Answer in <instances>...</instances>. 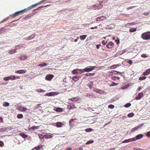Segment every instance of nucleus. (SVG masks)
Instances as JSON below:
<instances>
[{
  "instance_id": "obj_1",
  "label": "nucleus",
  "mask_w": 150,
  "mask_h": 150,
  "mask_svg": "<svg viewBox=\"0 0 150 150\" xmlns=\"http://www.w3.org/2000/svg\"><path fill=\"white\" fill-rule=\"evenodd\" d=\"M142 38L144 40L150 39V32H145L142 35Z\"/></svg>"
},
{
  "instance_id": "obj_2",
  "label": "nucleus",
  "mask_w": 150,
  "mask_h": 150,
  "mask_svg": "<svg viewBox=\"0 0 150 150\" xmlns=\"http://www.w3.org/2000/svg\"><path fill=\"white\" fill-rule=\"evenodd\" d=\"M45 1V0H42L41 2H39V3H38L35 4H33V5H32L31 6L28 7L27 8L25 9H25V11H28V10L31 9H32V8H33L35 6H37L38 4H40V3H41L42 2H43L44 1Z\"/></svg>"
},
{
  "instance_id": "obj_3",
  "label": "nucleus",
  "mask_w": 150,
  "mask_h": 150,
  "mask_svg": "<svg viewBox=\"0 0 150 150\" xmlns=\"http://www.w3.org/2000/svg\"><path fill=\"white\" fill-rule=\"evenodd\" d=\"M16 79V76H9L8 77H5L4 78V80L7 81L9 80H14Z\"/></svg>"
},
{
  "instance_id": "obj_4",
  "label": "nucleus",
  "mask_w": 150,
  "mask_h": 150,
  "mask_svg": "<svg viewBox=\"0 0 150 150\" xmlns=\"http://www.w3.org/2000/svg\"><path fill=\"white\" fill-rule=\"evenodd\" d=\"M95 68V66H90V68H85L83 69V70L85 72H89L93 70Z\"/></svg>"
},
{
  "instance_id": "obj_5",
  "label": "nucleus",
  "mask_w": 150,
  "mask_h": 150,
  "mask_svg": "<svg viewBox=\"0 0 150 150\" xmlns=\"http://www.w3.org/2000/svg\"><path fill=\"white\" fill-rule=\"evenodd\" d=\"M16 109L19 111L22 112H24L27 110L26 108L20 106H18L16 108Z\"/></svg>"
},
{
  "instance_id": "obj_6",
  "label": "nucleus",
  "mask_w": 150,
  "mask_h": 150,
  "mask_svg": "<svg viewBox=\"0 0 150 150\" xmlns=\"http://www.w3.org/2000/svg\"><path fill=\"white\" fill-rule=\"evenodd\" d=\"M54 75L52 74H48L45 77V79L48 81H51L53 78Z\"/></svg>"
},
{
  "instance_id": "obj_7",
  "label": "nucleus",
  "mask_w": 150,
  "mask_h": 150,
  "mask_svg": "<svg viewBox=\"0 0 150 150\" xmlns=\"http://www.w3.org/2000/svg\"><path fill=\"white\" fill-rule=\"evenodd\" d=\"M105 16H102L100 17H98L96 19V21H101L104 20L106 18Z\"/></svg>"
},
{
  "instance_id": "obj_8",
  "label": "nucleus",
  "mask_w": 150,
  "mask_h": 150,
  "mask_svg": "<svg viewBox=\"0 0 150 150\" xmlns=\"http://www.w3.org/2000/svg\"><path fill=\"white\" fill-rule=\"evenodd\" d=\"M143 134H140L136 136L135 137H134V138L135 141H136L142 139L143 137Z\"/></svg>"
},
{
  "instance_id": "obj_9",
  "label": "nucleus",
  "mask_w": 150,
  "mask_h": 150,
  "mask_svg": "<svg viewBox=\"0 0 150 150\" xmlns=\"http://www.w3.org/2000/svg\"><path fill=\"white\" fill-rule=\"evenodd\" d=\"M27 71L25 70L22 69L16 71L15 73L19 74H24Z\"/></svg>"
},
{
  "instance_id": "obj_10",
  "label": "nucleus",
  "mask_w": 150,
  "mask_h": 150,
  "mask_svg": "<svg viewBox=\"0 0 150 150\" xmlns=\"http://www.w3.org/2000/svg\"><path fill=\"white\" fill-rule=\"evenodd\" d=\"M114 44L112 42H110L108 44L106 45V47L109 49H111L113 47Z\"/></svg>"
},
{
  "instance_id": "obj_11",
  "label": "nucleus",
  "mask_w": 150,
  "mask_h": 150,
  "mask_svg": "<svg viewBox=\"0 0 150 150\" xmlns=\"http://www.w3.org/2000/svg\"><path fill=\"white\" fill-rule=\"evenodd\" d=\"M8 29L7 28V26H6L4 28H2L1 30H0V33H4L5 32H6L7 31H5V30H8Z\"/></svg>"
},
{
  "instance_id": "obj_12",
  "label": "nucleus",
  "mask_w": 150,
  "mask_h": 150,
  "mask_svg": "<svg viewBox=\"0 0 150 150\" xmlns=\"http://www.w3.org/2000/svg\"><path fill=\"white\" fill-rule=\"evenodd\" d=\"M143 96L144 95L143 93H139L138 94V96L136 98V99L137 100H139L141 99Z\"/></svg>"
},
{
  "instance_id": "obj_13",
  "label": "nucleus",
  "mask_w": 150,
  "mask_h": 150,
  "mask_svg": "<svg viewBox=\"0 0 150 150\" xmlns=\"http://www.w3.org/2000/svg\"><path fill=\"white\" fill-rule=\"evenodd\" d=\"M53 136H52L50 134H46L44 135V138L45 139H49V138H51Z\"/></svg>"
},
{
  "instance_id": "obj_14",
  "label": "nucleus",
  "mask_w": 150,
  "mask_h": 150,
  "mask_svg": "<svg viewBox=\"0 0 150 150\" xmlns=\"http://www.w3.org/2000/svg\"><path fill=\"white\" fill-rule=\"evenodd\" d=\"M43 146L42 145H38L37 147H35V148L36 150H43V149L42 148Z\"/></svg>"
},
{
  "instance_id": "obj_15",
  "label": "nucleus",
  "mask_w": 150,
  "mask_h": 150,
  "mask_svg": "<svg viewBox=\"0 0 150 150\" xmlns=\"http://www.w3.org/2000/svg\"><path fill=\"white\" fill-rule=\"evenodd\" d=\"M87 37V35H80L79 37L80 39L81 40H85Z\"/></svg>"
},
{
  "instance_id": "obj_16",
  "label": "nucleus",
  "mask_w": 150,
  "mask_h": 150,
  "mask_svg": "<svg viewBox=\"0 0 150 150\" xmlns=\"http://www.w3.org/2000/svg\"><path fill=\"white\" fill-rule=\"evenodd\" d=\"M27 58V56L25 54L23 56H21L19 58L21 60H23L26 59Z\"/></svg>"
},
{
  "instance_id": "obj_17",
  "label": "nucleus",
  "mask_w": 150,
  "mask_h": 150,
  "mask_svg": "<svg viewBox=\"0 0 150 150\" xmlns=\"http://www.w3.org/2000/svg\"><path fill=\"white\" fill-rule=\"evenodd\" d=\"M19 135L21 136L24 138H25L28 137V136L23 133H21L19 134Z\"/></svg>"
},
{
  "instance_id": "obj_18",
  "label": "nucleus",
  "mask_w": 150,
  "mask_h": 150,
  "mask_svg": "<svg viewBox=\"0 0 150 150\" xmlns=\"http://www.w3.org/2000/svg\"><path fill=\"white\" fill-rule=\"evenodd\" d=\"M25 11V9H24L23 10H21V11H20L17 12H16L17 14L18 15V16L21 14H22Z\"/></svg>"
},
{
  "instance_id": "obj_19",
  "label": "nucleus",
  "mask_w": 150,
  "mask_h": 150,
  "mask_svg": "<svg viewBox=\"0 0 150 150\" xmlns=\"http://www.w3.org/2000/svg\"><path fill=\"white\" fill-rule=\"evenodd\" d=\"M150 72V68L147 69L146 71L143 73L144 75L145 76L148 75Z\"/></svg>"
},
{
  "instance_id": "obj_20",
  "label": "nucleus",
  "mask_w": 150,
  "mask_h": 150,
  "mask_svg": "<svg viewBox=\"0 0 150 150\" xmlns=\"http://www.w3.org/2000/svg\"><path fill=\"white\" fill-rule=\"evenodd\" d=\"M16 52V49H13L9 51L8 53L10 54H14Z\"/></svg>"
},
{
  "instance_id": "obj_21",
  "label": "nucleus",
  "mask_w": 150,
  "mask_h": 150,
  "mask_svg": "<svg viewBox=\"0 0 150 150\" xmlns=\"http://www.w3.org/2000/svg\"><path fill=\"white\" fill-rule=\"evenodd\" d=\"M54 110L57 112H61L62 111L63 109L61 108H57L55 109H54Z\"/></svg>"
},
{
  "instance_id": "obj_22",
  "label": "nucleus",
  "mask_w": 150,
  "mask_h": 150,
  "mask_svg": "<svg viewBox=\"0 0 150 150\" xmlns=\"http://www.w3.org/2000/svg\"><path fill=\"white\" fill-rule=\"evenodd\" d=\"M57 127H61L62 125V123L61 122H58L57 123Z\"/></svg>"
},
{
  "instance_id": "obj_23",
  "label": "nucleus",
  "mask_w": 150,
  "mask_h": 150,
  "mask_svg": "<svg viewBox=\"0 0 150 150\" xmlns=\"http://www.w3.org/2000/svg\"><path fill=\"white\" fill-rule=\"evenodd\" d=\"M79 78L78 76H74L72 77L73 80L75 81H76L79 79Z\"/></svg>"
},
{
  "instance_id": "obj_24",
  "label": "nucleus",
  "mask_w": 150,
  "mask_h": 150,
  "mask_svg": "<svg viewBox=\"0 0 150 150\" xmlns=\"http://www.w3.org/2000/svg\"><path fill=\"white\" fill-rule=\"evenodd\" d=\"M3 106L6 107L9 106V103L7 102H4L3 104Z\"/></svg>"
},
{
  "instance_id": "obj_25",
  "label": "nucleus",
  "mask_w": 150,
  "mask_h": 150,
  "mask_svg": "<svg viewBox=\"0 0 150 150\" xmlns=\"http://www.w3.org/2000/svg\"><path fill=\"white\" fill-rule=\"evenodd\" d=\"M137 29L135 28H132L130 29L129 31L130 32H133L136 31Z\"/></svg>"
},
{
  "instance_id": "obj_26",
  "label": "nucleus",
  "mask_w": 150,
  "mask_h": 150,
  "mask_svg": "<svg viewBox=\"0 0 150 150\" xmlns=\"http://www.w3.org/2000/svg\"><path fill=\"white\" fill-rule=\"evenodd\" d=\"M78 69H76L72 71V74H78V72L77 71V70H78Z\"/></svg>"
},
{
  "instance_id": "obj_27",
  "label": "nucleus",
  "mask_w": 150,
  "mask_h": 150,
  "mask_svg": "<svg viewBox=\"0 0 150 150\" xmlns=\"http://www.w3.org/2000/svg\"><path fill=\"white\" fill-rule=\"evenodd\" d=\"M35 91L39 93L44 92L45 91V90L41 89H36L35 90Z\"/></svg>"
},
{
  "instance_id": "obj_28",
  "label": "nucleus",
  "mask_w": 150,
  "mask_h": 150,
  "mask_svg": "<svg viewBox=\"0 0 150 150\" xmlns=\"http://www.w3.org/2000/svg\"><path fill=\"white\" fill-rule=\"evenodd\" d=\"M38 136H39L40 138L41 139V140L42 141V139H43L44 138V135L43 136L41 134H38Z\"/></svg>"
},
{
  "instance_id": "obj_29",
  "label": "nucleus",
  "mask_w": 150,
  "mask_h": 150,
  "mask_svg": "<svg viewBox=\"0 0 150 150\" xmlns=\"http://www.w3.org/2000/svg\"><path fill=\"white\" fill-rule=\"evenodd\" d=\"M48 64H46L45 63H43L42 64H40L38 65V66H40V67H43L45 66H47Z\"/></svg>"
},
{
  "instance_id": "obj_30",
  "label": "nucleus",
  "mask_w": 150,
  "mask_h": 150,
  "mask_svg": "<svg viewBox=\"0 0 150 150\" xmlns=\"http://www.w3.org/2000/svg\"><path fill=\"white\" fill-rule=\"evenodd\" d=\"M23 117V115L22 114H18L17 116V117L19 119H21Z\"/></svg>"
},
{
  "instance_id": "obj_31",
  "label": "nucleus",
  "mask_w": 150,
  "mask_h": 150,
  "mask_svg": "<svg viewBox=\"0 0 150 150\" xmlns=\"http://www.w3.org/2000/svg\"><path fill=\"white\" fill-rule=\"evenodd\" d=\"M131 105V104L130 103H128L125 104L124 107L126 108H128Z\"/></svg>"
},
{
  "instance_id": "obj_32",
  "label": "nucleus",
  "mask_w": 150,
  "mask_h": 150,
  "mask_svg": "<svg viewBox=\"0 0 150 150\" xmlns=\"http://www.w3.org/2000/svg\"><path fill=\"white\" fill-rule=\"evenodd\" d=\"M116 78H117L118 79H119L120 78L119 77H117L116 76H112L111 77V79L113 80H116Z\"/></svg>"
},
{
  "instance_id": "obj_33",
  "label": "nucleus",
  "mask_w": 150,
  "mask_h": 150,
  "mask_svg": "<svg viewBox=\"0 0 150 150\" xmlns=\"http://www.w3.org/2000/svg\"><path fill=\"white\" fill-rule=\"evenodd\" d=\"M139 127V126H136V127H135L133 128V129H132L131 132H134V131L137 129Z\"/></svg>"
},
{
  "instance_id": "obj_34",
  "label": "nucleus",
  "mask_w": 150,
  "mask_h": 150,
  "mask_svg": "<svg viewBox=\"0 0 150 150\" xmlns=\"http://www.w3.org/2000/svg\"><path fill=\"white\" fill-rule=\"evenodd\" d=\"M18 16V15L17 14V13L16 12H15V13L12 14L11 15V16L13 18H15Z\"/></svg>"
},
{
  "instance_id": "obj_35",
  "label": "nucleus",
  "mask_w": 150,
  "mask_h": 150,
  "mask_svg": "<svg viewBox=\"0 0 150 150\" xmlns=\"http://www.w3.org/2000/svg\"><path fill=\"white\" fill-rule=\"evenodd\" d=\"M118 84V83H115L114 82H112V84H110L109 85V86H110V87L112 86H115L117 85Z\"/></svg>"
},
{
  "instance_id": "obj_36",
  "label": "nucleus",
  "mask_w": 150,
  "mask_h": 150,
  "mask_svg": "<svg viewBox=\"0 0 150 150\" xmlns=\"http://www.w3.org/2000/svg\"><path fill=\"white\" fill-rule=\"evenodd\" d=\"M134 114L133 113L131 112L128 115V116L129 117H132L134 116Z\"/></svg>"
},
{
  "instance_id": "obj_37",
  "label": "nucleus",
  "mask_w": 150,
  "mask_h": 150,
  "mask_svg": "<svg viewBox=\"0 0 150 150\" xmlns=\"http://www.w3.org/2000/svg\"><path fill=\"white\" fill-rule=\"evenodd\" d=\"M146 77L145 76H142L139 78V79L140 80H142L145 79H146Z\"/></svg>"
},
{
  "instance_id": "obj_38",
  "label": "nucleus",
  "mask_w": 150,
  "mask_h": 150,
  "mask_svg": "<svg viewBox=\"0 0 150 150\" xmlns=\"http://www.w3.org/2000/svg\"><path fill=\"white\" fill-rule=\"evenodd\" d=\"M94 142L93 140L89 141H87L86 143V144H90L93 143Z\"/></svg>"
},
{
  "instance_id": "obj_39",
  "label": "nucleus",
  "mask_w": 150,
  "mask_h": 150,
  "mask_svg": "<svg viewBox=\"0 0 150 150\" xmlns=\"http://www.w3.org/2000/svg\"><path fill=\"white\" fill-rule=\"evenodd\" d=\"M92 129L91 128H88L86 129L85 130V131L86 132H89L92 131Z\"/></svg>"
},
{
  "instance_id": "obj_40",
  "label": "nucleus",
  "mask_w": 150,
  "mask_h": 150,
  "mask_svg": "<svg viewBox=\"0 0 150 150\" xmlns=\"http://www.w3.org/2000/svg\"><path fill=\"white\" fill-rule=\"evenodd\" d=\"M114 108V106L112 104H110L108 106V108L110 109H113Z\"/></svg>"
},
{
  "instance_id": "obj_41",
  "label": "nucleus",
  "mask_w": 150,
  "mask_h": 150,
  "mask_svg": "<svg viewBox=\"0 0 150 150\" xmlns=\"http://www.w3.org/2000/svg\"><path fill=\"white\" fill-rule=\"evenodd\" d=\"M128 139V141H129V142L135 141L134 138H130Z\"/></svg>"
},
{
  "instance_id": "obj_42",
  "label": "nucleus",
  "mask_w": 150,
  "mask_h": 150,
  "mask_svg": "<svg viewBox=\"0 0 150 150\" xmlns=\"http://www.w3.org/2000/svg\"><path fill=\"white\" fill-rule=\"evenodd\" d=\"M74 150H83V148L81 147H80L76 148Z\"/></svg>"
},
{
  "instance_id": "obj_43",
  "label": "nucleus",
  "mask_w": 150,
  "mask_h": 150,
  "mask_svg": "<svg viewBox=\"0 0 150 150\" xmlns=\"http://www.w3.org/2000/svg\"><path fill=\"white\" fill-rule=\"evenodd\" d=\"M141 56L143 57H147L146 54H141Z\"/></svg>"
},
{
  "instance_id": "obj_44",
  "label": "nucleus",
  "mask_w": 150,
  "mask_h": 150,
  "mask_svg": "<svg viewBox=\"0 0 150 150\" xmlns=\"http://www.w3.org/2000/svg\"><path fill=\"white\" fill-rule=\"evenodd\" d=\"M113 75L116 74L118 73V72L116 71H113L112 72H111Z\"/></svg>"
},
{
  "instance_id": "obj_45",
  "label": "nucleus",
  "mask_w": 150,
  "mask_h": 150,
  "mask_svg": "<svg viewBox=\"0 0 150 150\" xmlns=\"http://www.w3.org/2000/svg\"><path fill=\"white\" fill-rule=\"evenodd\" d=\"M45 6H41L39 7L38 8H37L35 10H34L33 11H36V10H39L40 8H42V7H45Z\"/></svg>"
},
{
  "instance_id": "obj_46",
  "label": "nucleus",
  "mask_w": 150,
  "mask_h": 150,
  "mask_svg": "<svg viewBox=\"0 0 150 150\" xmlns=\"http://www.w3.org/2000/svg\"><path fill=\"white\" fill-rule=\"evenodd\" d=\"M127 63L129 64L130 65H131L132 64V61L131 60H129L128 61Z\"/></svg>"
},
{
  "instance_id": "obj_47",
  "label": "nucleus",
  "mask_w": 150,
  "mask_h": 150,
  "mask_svg": "<svg viewBox=\"0 0 150 150\" xmlns=\"http://www.w3.org/2000/svg\"><path fill=\"white\" fill-rule=\"evenodd\" d=\"M146 135L148 137H150V131L147 132Z\"/></svg>"
},
{
  "instance_id": "obj_48",
  "label": "nucleus",
  "mask_w": 150,
  "mask_h": 150,
  "mask_svg": "<svg viewBox=\"0 0 150 150\" xmlns=\"http://www.w3.org/2000/svg\"><path fill=\"white\" fill-rule=\"evenodd\" d=\"M100 46H101V45L100 44L97 45H96V47L97 49H99L100 48Z\"/></svg>"
},
{
  "instance_id": "obj_49",
  "label": "nucleus",
  "mask_w": 150,
  "mask_h": 150,
  "mask_svg": "<svg viewBox=\"0 0 150 150\" xmlns=\"http://www.w3.org/2000/svg\"><path fill=\"white\" fill-rule=\"evenodd\" d=\"M102 43L103 45H105L107 43V42H105V41L103 40L102 42Z\"/></svg>"
},
{
  "instance_id": "obj_50",
  "label": "nucleus",
  "mask_w": 150,
  "mask_h": 150,
  "mask_svg": "<svg viewBox=\"0 0 150 150\" xmlns=\"http://www.w3.org/2000/svg\"><path fill=\"white\" fill-rule=\"evenodd\" d=\"M127 142H129V141H128V139H127L124 140L123 141L122 143H127Z\"/></svg>"
},
{
  "instance_id": "obj_51",
  "label": "nucleus",
  "mask_w": 150,
  "mask_h": 150,
  "mask_svg": "<svg viewBox=\"0 0 150 150\" xmlns=\"http://www.w3.org/2000/svg\"><path fill=\"white\" fill-rule=\"evenodd\" d=\"M78 70L81 71V73H83L84 72V71H85L83 70V69H78Z\"/></svg>"
},
{
  "instance_id": "obj_52",
  "label": "nucleus",
  "mask_w": 150,
  "mask_h": 150,
  "mask_svg": "<svg viewBox=\"0 0 150 150\" xmlns=\"http://www.w3.org/2000/svg\"><path fill=\"white\" fill-rule=\"evenodd\" d=\"M95 91L96 93H100V91H101V90L99 89H97Z\"/></svg>"
},
{
  "instance_id": "obj_53",
  "label": "nucleus",
  "mask_w": 150,
  "mask_h": 150,
  "mask_svg": "<svg viewBox=\"0 0 150 150\" xmlns=\"http://www.w3.org/2000/svg\"><path fill=\"white\" fill-rule=\"evenodd\" d=\"M74 119H71L69 121V123L70 124H71L74 121Z\"/></svg>"
},
{
  "instance_id": "obj_54",
  "label": "nucleus",
  "mask_w": 150,
  "mask_h": 150,
  "mask_svg": "<svg viewBox=\"0 0 150 150\" xmlns=\"http://www.w3.org/2000/svg\"><path fill=\"white\" fill-rule=\"evenodd\" d=\"M89 74H90V76H93L95 74V73H89Z\"/></svg>"
},
{
  "instance_id": "obj_55",
  "label": "nucleus",
  "mask_w": 150,
  "mask_h": 150,
  "mask_svg": "<svg viewBox=\"0 0 150 150\" xmlns=\"http://www.w3.org/2000/svg\"><path fill=\"white\" fill-rule=\"evenodd\" d=\"M128 24H130V25H134L135 23H130L127 24V25Z\"/></svg>"
},
{
  "instance_id": "obj_56",
  "label": "nucleus",
  "mask_w": 150,
  "mask_h": 150,
  "mask_svg": "<svg viewBox=\"0 0 150 150\" xmlns=\"http://www.w3.org/2000/svg\"><path fill=\"white\" fill-rule=\"evenodd\" d=\"M3 121V120L2 118L1 117H0V122H2Z\"/></svg>"
},
{
  "instance_id": "obj_57",
  "label": "nucleus",
  "mask_w": 150,
  "mask_h": 150,
  "mask_svg": "<svg viewBox=\"0 0 150 150\" xmlns=\"http://www.w3.org/2000/svg\"><path fill=\"white\" fill-rule=\"evenodd\" d=\"M79 39V37H77V39L75 40L74 42H76L78 41V40Z\"/></svg>"
},
{
  "instance_id": "obj_58",
  "label": "nucleus",
  "mask_w": 150,
  "mask_h": 150,
  "mask_svg": "<svg viewBox=\"0 0 150 150\" xmlns=\"http://www.w3.org/2000/svg\"><path fill=\"white\" fill-rule=\"evenodd\" d=\"M31 128L32 129H33L34 130L35 129H37V128L36 127H32Z\"/></svg>"
},
{
  "instance_id": "obj_59",
  "label": "nucleus",
  "mask_w": 150,
  "mask_h": 150,
  "mask_svg": "<svg viewBox=\"0 0 150 150\" xmlns=\"http://www.w3.org/2000/svg\"><path fill=\"white\" fill-rule=\"evenodd\" d=\"M115 42H117V44H118L119 43V40H118V41L117 40H115Z\"/></svg>"
},
{
  "instance_id": "obj_60",
  "label": "nucleus",
  "mask_w": 150,
  "mask_h": 150,
  "mask_svg": "<svg viewBox=\"0 0 150 150\" xmlns=\"http://www.w3.org/2000/svg\"><path fill=\"white\" fill-rule=\"evenodd\" d=\"M141 89H142V87L141 86L139 87L137 89V90L139 91Z\"/></svg>"
},
{
  "instance_id": "obj_61",
  "label": "nucleus",
  "mask_w": 150,
  "mask_h": 150,
  "mask_svg": "<svg viewBox=\"0 0 150 150\" xmlns=\"http://www.w3.org/2000/svg\"><path fill=\"white\" fill-rule=\"evenodd\" d=\"M72 149L71 148H69L66 149L65 150H71Z\"/></svg>"
},
{
  "instance_id": "obj_62",
  "label": "nucleus",
  "mask_w": 150,
  "mask_h": 150,
  "mask_svg": "<svg viewBox=\"0 0 150 150\" xmlns=\"http://www.w3.org/2000/svg\"><path fill=\"white\" fill-rule=\"evenodd\" d=\"M86 75L87 76H90L89 73H87L86 74Z\"/></svg>"
},
{
  "instance_id": "obj_63",
  "label": "nucleus",
  "mask_w": 150,
  "mask_h": 150,
  "mask_svg": "<svg viewBox=\"0 0 150 150\" xmlns=\"http://www.w3.org/2000/svg\"><path fill=\"white\" fill-rule=\"evenodd\" d=\"M7 28L8 29L7 30H5V31H7V32H8L9 30H10V28Z\"/></svg>"
},
{
  "instance_id": "obj_64",
  "label": "nucleus",
  "mask_w": 150,
  "mask_h": 150,
  "mask_svg": "<svg viewBox=\"0 0 150 150\" xmlns=\"http://www.w3.org/2000/svg\"><path fill=\"white\" fill-rule=\"evenodd\" d=\"M20 77L18 76H16V78H17L18 79H20Z\"/></svg>"
}]
</instances>
